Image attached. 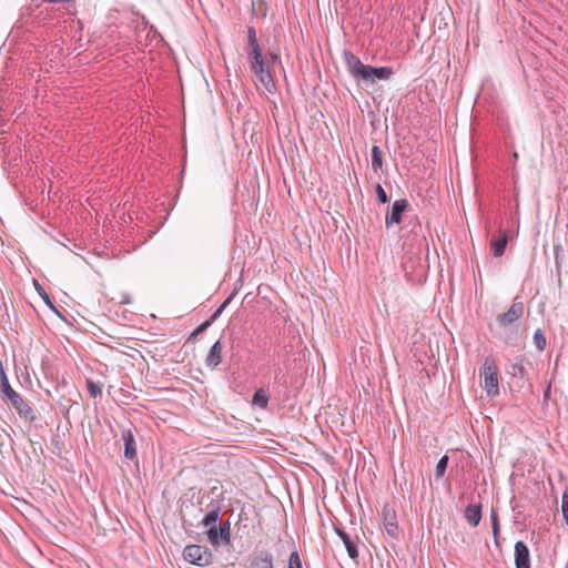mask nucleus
<instances>
[{"mask_svg":"<svg viewBox=\"0 0 568 568\" xmlns=\"http://www.w3.org/2000/svg\"><path fill=\"white\" fill-rule=\"evenodd\" d=\"M481 374L484 376V388L488 396L494 397L498 394V369L494 361L486 359Z\"/></svg>","mask_w":568,"mask_h":568,"instance_id":"obj_3","label":"nucleus"},{"mask_svg":"<svg viewBox=\"0 0 568 568\" xmlns=\"http://www.w3.org/2000/svg\"><path fill=\"white\" fill-rule=\"evenodd\" d=\"M183 556L191 564L201 567L209 566L213 559L212 552L206 547L200 545L186 546L184 548Z\"/></svg>","mask_w":568,"mask_h":568,"instance_id":"obj_2","label":"nucleus"},{"mask_svg":"<svg viewBox=\"0 0 568 568\" xmlns=\"http://www.w3.org/2000/svg\"><path fill=\"white\" fill-rule=\"evenodd\" d=\"M247 568H274L272 554L267 550L255 549L250 556Z\"/></svg>","mask_w":568,"mask_h":568,"instance_id":"obj_7","label":"nucleus"},{"mask_svg":"<svg viewBox=\"0 0 568 568\" xmlns=\"http://www.w3.org/2000/svg\"><path fill=\"white\" fill-rule=\"evenodd\" d=\"M465 518L470 525L477 526L481 519L480 506H477V505L467 506L465 509Z\"/></svg>","mask_w":568,"mask_h":568,"instance_id":"obj_15","label":"nucleus"},{"mask_svg":"<svg viewBox=\"0 0 568 568\" xmlns=\"http://www.w3.org/2000/svg\"><path fill=\"white\" fill-rule=\"evenodd\" d=\"M211 324V322H203L202 325H200L194 332L193 334H200V333H203L207 327L209 325Z\"/></svg>","mask_w":568,"mask_h":568,"instance_id":"obj_32","label":"nucleus"},{"mask_svg":"<svg viewBox=\"0 0 568 568\" xmlns=\"http://www.w3.org/2000/svg\"><path fill=\"white\" fill-rule=\"evenodd\" d=\"M34 284H36V287H37V291L38 293L40 294V296L43 298V301L45 302L47 305H49L52 310H54V312L57 313V315L59 317H61V320H65L62 314L54 308V306L52 305L51 301H50V297L49 295L47 294V292L44 291V288L37 282L34 281Z\"/></svg>","mask_w":568,"mask_h":568,"instance_id":"obj_20","label":"nucleus"},{"mask_svg":"<svg viewBox=\"0 0 568 568\" xmlns=\"http://www.w3.org/2000/svg\"><path fill=\"white\" fill-rule=\"evenodd\" d=\"M43 3H48V1L27 0V4L23 7L22 16L33 18L38 24H45L49 9L47 7L42 9Z\"/></svg>","mask_w":568,"mask_h":568,"instance_id":"obj_4","label":"nucleus"},{"mask_svg":"<svg viewBox=\"0 0 568 568\" xmlns=\"http://www.w3.org/2000/svg\"><path fill=\"white\" fill-rule=\"evenodd\" d=\"M375 192H376V195H377V199L379 200V202H382V203L388 202L387 193L385 192V190L383 189V186L381 184L376 185Z\"/></svg>","mask_w":568,"mask_h":568,"instance_id":"obj_30","label":"nucleus"},{"mask_svg":"<svg viewBox=\"0 0 568 568\" xmlns=\"http://www.w3.org/2000/svg\"><path fill=\"white\" fill-rule=\"evenodd\" d=\"M217 518H219V513L216 510H212V511H210V513H207L205 515V517L203 518L202 524L205 527H209V526L215 524L217 521Z\"/></svg>","mask_w":568,"mask_h":568,"instance_id":"obj_27","label":"nucleus"},{"mask_svg":"<svg viewBox=\"0 0 568 568\" xmlns=\"http://www.w3.org/2000/svg\"><path fill=\"white\" fill-rule=\"evenodd\" d=\"M534 343L538 351H544L546 347V337L540 329H537L534 334Z\"/></svg>","mask_w":568,"mask_h":568,"instance_id":"obj_22","label":"nucleus"},{"mask_svg":"<svg viewBox=\"0 0 568 568\" xmlns=\"http://www.w3.org/2000/svg\"><path fill=\"white\" fill-rule=\"evenodd\" d=\"M47 1H48V3L58 4V3L70 2L71 0H47Z\"/></svg>","mask_w":568,"mask_h":568,"instance_id":"obj_33","label":"nucleus"},{"mask_svg":"<svg viewBox=\"0 0 568 568\" xmlns=\"http://www.w3.org/2000/svg\"><path fill=\"white\" fill-rule=\"evenodd\" d=\"M277 61H280V55L275 52H270L267 57H264L262 51L247 55L251 72L267 92L275 90L273 64Z\"/></svg>","mask_w":568,"mask_h":568,"instance_id":"obj_1","label":"nucleus"},{"mask_svg":"<svg viewBox=\"0 0 568 568\" xmlns=\"http://www.w3.org/2000/svg\"><path fill=\"white\" fill-rule=\"evenodd\" d=\"M221 361H222V345H221L220 341H217L211 347V349L206 356L205 363L209 367L214 368L221 363Z\"/></svg>","mask_w":568,"mask_h":568,"instance_id":"obj_13","label":"nucleus"},{"mask_svg":"<svg viewBox=\"0 0 568 568\" xmlns=\"http://www.w3.org/2000/svg\"><path fill=\"white\" fill-rule=\"evenodd\" d=\"M267 403H268V397L264 393V390L263 389L256 390L253 396V404L261 408H265L267 406Z\"/></svg>","mask_w":568,"mask_h":568,"instance_id":"obj_19","label":"nucleus"},{"mask_svg":"<svg viewBox=\"0 0 568 568\" xmlns=\"http://www.w3.org/2000/svg\"><path fill=\"white\" fill-rule=\"evenodd\" d=\"M344 59L347 70L353 78L363 80L364 77L368 75V73H366L367 64H364L358 57L349 51H345Z\"/></svg>","mask_w":568,"mask_h":568,"instance_id":"obj_5","label":"nucleus"},{"mask_svg":"<svg viewBox=\"0 0 568 568\" xmlns=\"http://www.w3.org/2000/svg\"><path fill=\"white\" fill-rule=\"evenodd\" d=\"M338 535L345 545L348 556L352 559H355L358 556V551H357L355 544L351 540V538L345 532L338 531Z\"/></svg>","mask_w":568,"mask_h":568,"instance_id":"obj_18","label":"nucleus"},{"mask_svg":"<svg viewBox=\"0 0 568 568\" xmlns=\"http://www.w3.org/2000/svg\"><path fill=\"white\" fill-rule=\"evenodd\" d=\"M122 439L124 442V456L128 459H134L136 457L135 440L131 430L122 433Z\"/></svg>","mask_w":568,"mask_h":568,"instance_id":"obj_12","label":"nucleus"},{"mask_svg":"<svg viewBox=\"0 0 568 568\" xmlns=\"http://www.w3.org/2000/svg\"><path fill=\"white\" fill-rule=\"evenodd\" d=\"M287 568H303L300 555L297 551H293L288 558Z\"/></svg>","mask_w":568,"mask_h":568,"instance_id":"obj_26","label":"nucleus"},{"mask_svg":"<svg viewBox=\"0 0 568 568\" xmlns=\"http://www.w3.org/2000/svg\"><path fill=\"white\" fill-rule=\"evenodd\" d=\"M508 237L506 232H503L501 236L491 242L494 256L499 257L504 254Z\"/></svg>","mask_w":568,"mask_h":568,"instance_id":"obj_16","label":"nucleus"},{"mask_svg":"<svg viewBox=\"0 0 568 568\" xmlns=\"http://www.w3.org/2000/svg\"><path fill=\"white\" fill-rule=\"evenodd\" d=\"M366 73H368V75L364 77L362 81L365 83H374L375 80H388L393 74V69L389 67L376 68L367 65Z\"/></svg>","mask_w":568,"mask_h":568,"instance_id":"obj_8","label":"nucleus"},{"mask_svg":"<svg viewBox=\"0 0 568 568\" xmlns=\"http://www.w3.org/2000/svg\"><path fill=\"white\" fill-rule=\"evenodd\" d=\"M219 534H220V537L222 538V540L225 544H229L230 539H231V536H230V524L229 523H224L223 525H221L220 528H219Z\"/></svg>","mask_w":568,"mask_h":568,"instance_id":"obj_25","label":"nucleus"},{"mask_svg":"<svg viewBox=\"0 0 568 568\" xmlns=\"http://www.w3.org/2000/svg\"><path fill=\"white\" fill-rule=\"evenodd\" d=\"M408 205L409 203L406 199L396 200L392 204L385 216V225L387 229L402 222V215L407 210Z\"/></svg>","mask_w":568,"mask_h":568,"instance_id":"obj_6","label":"nucleus"},{"mask_svg":"<svg viewBox=\"0 0 568 568\" xmlns=\"http://www.w3.org/2000/svg\"><path fill=\"white\" fill-rule=\"evenodd\" d=\"M561 510H562L564 519H565L566 524L568 525V494L567 493H564V495H562Z\"/></svg>","mask_w":568,"mask_h":568,"instance_id":"obj_31","label":"nucleus"},{"mask_svg":"<svg viewBox=\"0 0 568 568\" xmlns=\"http://www.w3.org/2000/svg\"><path fill=\"white\" fill-rule=\"evenodd\" d=\"M233 298V295L229 296L221 305L219 308L215 310V312L207 318V320H212V321H215L217 320V317L221 315V313L223 312V310L227 306V304L232 301Z\"/></svg>","mask_w":568,"mask_h":568,"instance_id":"obj_29","label":"nucleus"},{"mask_svg":"<svg viewBox=\"0 0 568 568\" xmlns=\"http://www.w3.org/2000/svg\"><path fill=\"white\" fill-rule=\"evenodd\" d=\"M384 526L390 537H396L398 534V526L396 521L395 511L390 508L384 507L383 509Z\"/></svg>","mask_w":568,"mask_h":568,"instance_id":"obj_10","label":"nucleus"},{"mask_svg":"<svg viewBox=\"0 0 568 568\" xmlns=\"http://www.w3.org/2000/svg\"><path fill=\"white\" fill-rule=\"evenodd\" d=\"M561 253L562 250L560 245H554V254H555V264H556V271L558 276H560V270H561Z\"/></svg>","mask_w":568,"mask_h":568,"instance_id":"obj_24","label":"nucleus"},{"mask_svg":"<svg viewBox=\"0 0 568 568\" xmlns=\"http://www.w3.org/2000/svg\"><path fill=\"white\" fill-rule=\"evenodd\" d=\"M525 312V305L523 302L515 301L508 312L504 313L498 320H519L523 317Z\"/></svg>","mask_w":568,"mask_h":568,"instance_id":"obj_14","label":"nucleus"},{"mask_svg":"<svg viewBox=\"0 0 568 568\" xmlns=\"http://www.w3.org/2000/svg\"><path fill=\"white\" fill-rule=\"evenodd\" d=\"M383 166V152L379 146L372 148V169L377 172Z\"/></svg>","mask_w":568,"mask_h":568,"instance_id":"obj_17","label":"nucleus"},{"mask_svg":"<svg viewBox=\"0 0 568 568\" xmlns=\"http://www.w3.org/2000/svg\"><path fill=\"white\" fill-rule=\"evenodd\" d=\"M515 564L516 568H530L529 549L524 541L515 544Z\"/></svg>","mask_w":568,"mask_h":568,"instance_id":"obj_9","label":"nucleus"},{"mask_svg":"<svg viewBox=\"0 0 568 568\" xmlns=\"http://www.w3.org/2000/svg\"><path fill=\"white\" fill-rule=\"evenodd\" d=\"M447 465H448V456L445 455L438 460V463L436 465V469H435L436 479H439L445 475Z\"/></svg>","mask_w":568,"mask_h":568,"instance_id":"obj_21","label":"nucleus"},{"mask_svg":"<svg viewBox=\"0 0 568 568\" xmlns=\"http://www.w3.org/2000/svg\"><path fill=\"white\" fill-rule=\"evenodd\" d=\"M207 538L210 540V542L214 546H217L219 545V538H220V534H219V529L215 527V526H212L209 530H207Z\"/></svg>","mask_w":568,"mask_h":568,"instance_id":"obj_28","label":"nucleus"},{"mask_svg":"<svg viewBox=\"0 0 568 568\" xmlns=\"http://www.w3.org/2000/svg\"><path fill=\"white\" fill-rule=\"evenodd\" d=\"M87 388L89 394L95 398L102 394V387L91 379H87Z\"/></svg>","mask_w":568,"mask_h":568,"instance_id":"obj_23","label":"nucleus"},{"mask_svg":"<svg viewBox=\"0 0 568 568\" xmlns=\"http://www.w3.org/2000/svg\"><path fill=\"white\" fill-rule=\"evenodd\" d=\"M247 45L245 48L246 55L262 51L258 43L256 29L253 26H247Z\"/></svg>","mask_w":568,"mask_h":568,"instance_id":"obj_11","label":"nucleus"}]
</instances>
